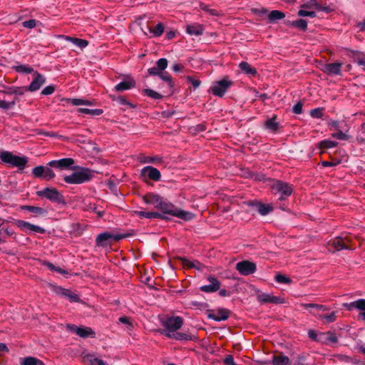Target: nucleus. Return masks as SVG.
I'll use <instances>...</instances> for the list:
<instances>
[{
	"label": "nucleus",
	"mask_w": 365,
	"mask_h": 365,
	"mask_svg": "<svg viewBox=\"0 0 365 365\" xmlns=\"http://www.w3.org/2000/svg\"><path fill=\"white\" fill-rule=\"evenodd\" d=\"M23 26L26 28L32 29L36 26L35 20H29L23 22Z\"/></svg>",
	"instance_id": "680f3d73"
},
{
	"label": "nucleus",
	"mask_w": 365,
	"mask_h": 365,
	"mask_svg": "<svg viewBox=\"0 0 365 365\" xmlns=\"http://www.w3.org/2000/svg\"><path fill=\"white\" fill-rule=\"evenodd\" d=\"M310 115L313 118H319L322 116V112L320 108H315L311 110Z\"/></svg>",
	"instance_id": "13d9d810"
},
{
	"label": "nucleus",
	"mask_w": 365,
	"mask_h": 365,
	"mask_svg": "<svg viewBox=\"0 0 365 365\" xmlns=\"http://www.w3.org/2000/svg\"><path fill=\"white\" fill-rule=\"evenodd\" d=\"M164 327L163 333L169 338L178 340H187L190 336L183 333L176 332L183 324V319L180 317H171L161 320Z\"/></svg>",
	"instance_id": "f257e3e1"
},
{
	"label": "nucleus",
	"mask_w": 365,
	"mask_h": 365,
	"mask_svg": "<svg viewBox=\"0 0 365 365\" xmlns=\"http://www.w3.org/2000/svg\"><path fill=\"white\" fill-rule=\"evenodd\" d=\"M158 76L161 80L168 82L170 86H172L171 76L168 73L162 71Z\"/></svg>",
	"instance_id": "8fccbe9b"
},
{
	"label": "nucleus",
	"mask_w": 365,
	"mask_h": 365,
	"mask_svg": "<svg viewBox=\"0 0 365 365\" xmlns=\"http://www.w3.org/2000/svg\"><path fill=\"white\" fill-rule=\"evenodd\" d=\"M231 85L232 82L226 78L215 82L211 86L210 90L213 95L222 97Z\"/></svg>",
	"instance_id": "423d86ee"
},
{
	"label": "nucleus",
	"mask_w": 365,
	"mask_h": 365,
	"mask_svg": "<svg viewBox=\"0 0 365 365\" xmlns=\"http://www.w3.org/2000/svg\"><path fill=\"white\" fill-rule=\"evenodd\" d=\"M285 16L284 14L278 10L272 11L269 15L268 19L270 21H274L283 19Z\"/></svg>",
	"instance_id": "473e14b6"
},
{
	"label": "nucleus",
	"mask_w": 365,
	"mask_h": 365,
	"mask_svg": "<svg viewBox=\"0 0 365 365\" xmlns=\"http://www.w3.org/2000/svg\"><path fill=\"white\" fill-rule=\"evenodd\" d=\"M256 207L257 208L258 212L262 215H266L272 210V206L268 204L257 203L256 204Z\"/></svg>",
	"instance_id": "2f4dec72"
},
{
	"label": "nucleus",
	"mask_w": 365,
	"mask_h": 365,
	"mask_svg": "<svg viewBox=\"0 0 365 365\" xmlns=\"http://www.w3.org/2000/svg\"><path fill=\"white\" fill-rule=\"evenodd\" d=\"M16 225L24 232H37V233H44L45 230L43 227H41L38 225H32L28 222L24 220H16Z\"/></svg>",
	"instance_id": "f8f14e48"
},
{
	"label": "nucleus",
	"mask_w": 365,
	"mask_h": 365,
	"mask_svg": "<svg viewBox=\"0 0 365 365\" xmlns=\"http://www.w3.org/2000/svg\"><path fill=\"white\" fill-rule=\"evenodd\" d=\"M15 103H16L14 101L8 102L6 101L0 100V108L4 109V110H8V109L11 108L13 106H14Z\"/></svg>",
	"instance_id": "49530a36"
},
{
	"label": "nucleus",
	"mask_w": 365,
	"mask_h": 365,
	"mask_svg": "<svg viewBox=\"0 0 365 365\" xmlns=\"http://www.w3.org/2000/svg\"><path fill=\"white\" fill-rule=\"evenodd\" d=\"M34 80L30 83L26 91L34 92L38 91L46 82L45 77L38 72L34 73Z\"/></svg>",
	"instance_id": "2eb2a0df"
},
{
	"label": "nucleus",
	"mask_w": 365,
	"mask_h": 365,
	"mask_svg": "<svg viewBox=\"0 0 365 365\" xmlns=\"http://www.w3.org/2000/svg\"><path fill=\"white\" fill-rule=\"evenodd\" d=\"M184 265L187 266V267L196 268L197 269H200L202 267V264L200 262H190L187 259L184 260Z\"/></svg>",
	"instance_id": "09e8293b"
},
{
	"label": "nucleus",
	"mask_w": 365,
	"mask_h": 365,
	"mask_svg": "<svg viewBox=\"0 0 365 365\" xmlns=\"http://www.w3.org/2000/svg\"><path fill=\"white\" fill-rule=\"evenodd\" d=\"M272 188L277 192L281 194V199L289 196L292 192V187L286 183L281 181H277L272 185Z\"/></svg>",
	"instance_id": "ddd939ff"
},
{
	"label": "nucleus",
	"mask_w": 365,
	"mask_h": 365,
	"mask_svg": "<svg viewBox=\"0 0 365 365\" xmlns=\"http://www.w3.org/2000/svg\"><path fill=\"white\" fill-rule=\"evenodd\" d=\"M239 67L242 72L247 75L255 76L257 73V70L247 62H241L239 64Z\"/></svg>",
	"instance_id": "c85d7f7f"
},
{
	"label": "nucleus",
	"mask_w": 365,
	"mask_h": 365,
	"mask_svg": "<svg viewBox=\"0 0 365 365\" xmlns=\"http://www.w3.org/2000/svg\"><path fill=\"white\" fill-rule=\"evenodd\" d=\"M55 91L53 86H48L41 91V94L43 96H48L52 94Z\"/></svg>",
	"instance_id": "864d4df0"
},
{
	"label": "nucleus",
	"mask_w": 365,
	"mask_h": 365,
	"mask_svg": "<svg viewBox=\"0 0 365 365\" xmlns=\"http://www.w3.org/2000/svg\"><path fill=\"white\" fill-rule=\"evenodd\" d=\"M124 237L123 235H115L108 232L99 234L96 237V244L98 246H106L110 240H119Z\"/></svg>",
	"instance_id": "9d476101"
},
{
	"label": "nucleus",
	"mask_w": 365,
	"mask_h": 365,
	"mask_svg": "<svg viewBox=\"0 0 365 365\" xmlns=\"http://www.w3.org/2000/svg\"><path fill=\"white\" fill-rule=\"evenodd\" d=\"M32 174L36 178H43L46 180L53 179L56 175L54 172L48 167L39 165L32 170Z\"/></svg>",
	"instance_id": "1a4fd4ad"
},
{
	"label": "nucleus",
	"mask_w": 365,
	"mask_h": 365,
	"mask_svg": "<svg viewBox=\"0 0 365 365\" xmlns=\"http://www.w3.org/2000/svg\"><path fill=\"white\" fill-rule=\"evenodd\" d=\"M25 208L27 210H29L33 213H35L36 215H43V214L46 213V210L39 207L26 206Z\"/></svg>",
	"instance_id": "37998d69"
},
{
	"label": "nucleus",
	"mask_w": 365,
	"mask_h": 365,
	"mask_svg": "<svg viewBox=\"0 0 365 365\" xmlns=\"http://www.w3.org/2000/svg\"><path fill=\"white\" fill-rule=\"evenodd\" d=\"M58 293L68 298L72 302H77L79 301L78 297L68 289L59 287Z\"/></svg>",
	"instance_id": "bb28decb"
},
{
	"label": "nucleus",
	"mask_w": 365,
	"mask_h": 365,
	"mask_svg": "<svg viewBox=\"0 0 365 365\" xmlns=\"http://www.w3.org/2000/svg\"><path fill=\"white\" fill-rule=\"evenodd\" d=\"M292 25L295 27L299 28L302 30H305L307 27V22L306 20L299 19V20L292 21Z\"/></svg>",
	"instance_id": "ea45409f"
},
{
	"label": "nucleus",
	"mask_w": 365,
	"mask_h": 365,
	"mask_svg": "<svg viewBox=\"0 0 365 365\" xmlns=\"http://www.w3.org/2000/svg\"><path fill=\"white\" fill-rule=\"evenodd\" d=\"M293 112L296 114H300L302 112V104L301 103H297L293 107Z\"/></svg>",
	"instance_id": "e2e57ef3"
},
{
	"label": "nucleus",
	"mask_w": 365,
	"mask_h": 365,
	"mask_svg": "<svg viewBox=\"0 0 365 365\" xmlns=\"http://www.w3.org/2000/svg\"><path fill=\"white\" fill-rule=\"evenodd\" d=\"M356 26L360 29V31H365V19L363 21L358 22Z\"/></svg>",
	"instance_id": "774afa93"
},
{
	"label": "nucleus",
	"mask_w": 365,
	"mask_h": 365,
	"mask_svg": "<svg viewBox=\"0 0 365 365\" xmlns=\"http://www.w3.org/2000/svg\"><path fill=\"white\" fill-rule=\"evenodd\" d=\"M236 269L242 275H249L254 273L256 270L255 263L249 261H242L236 264Z\"/></svg>",
	"instance_id": "4468645a"
},
{
	"label": "nucleus",
	"mask_w": 365,
	"mask_h": 365,
	"mask_svg": "<svg viewBox=\"0 0 365 365\" xmlns=\"http://www.w3.org/2000/svg\"><path fill=\"white\" fill-rule=\"evenodd\" d=\"M349 242V240L346 237H337L334 239L331 243V246L336 251L341 250H348L351 249V247H349L347 243Z\"/></svg>",
	"instance_id": "aec40b11"
},
{
	"label": "nucleus",
	"mask_w": 365,
	"mask_h": 365,
	"mask_svg": "<svg viewBox=\"0 0 365 365\" xmlns=\"http://www.w3.org/2000/svg\"><path fill=\"white\" fill-rule=\"evenodd\" d=\"M92 177L90 170L86 168H80L71 175H66L63 180L68 184H81L88 181Z\"/></svg>",
	"instance_id": "20e7f679"
},
{
	"label": "nucleus",
	"mask_w": 365,
	"mask_h": 365,
	"mask_svg": "<svg viewBox=\"0 0 365 365\" xmlns=\"http://www.w3.org/2000/svg\"><path fill=\"white\" fill-rule=\"evenodd\" d=\"M140 176L144 181H148V180L158 181L161 178L160 171L152 166L143 168L140 171Z\"/></svg>",
	"instance_id": "0eeeda50"
},
{
	"label": "nucleus",
	"mask_w": 365,
	"mask_h": 365,
	"mask_svg": "<svg viewBox=\"0 0 365 365\" xmlns=\"http://www.w3.org/2000/svg\"><path fill=\"white\" fill-rule=\"evenodd\" d=\"M337 341V338L335 334L327 332L320 333L319 334V341L324 344L335 343Z\"/></svg>",
	"instance_id": "a878e982"
},
{
	"label": "nucleus",
	"mask_w": 365,
	"mask_h": 365,
	"mask_svg": "<svg viewBox=\"0 0 365 365\" xmlns=\"http://www.w3.org/2000/svg\"><path fill=\"white\" fill-rule=\"evenodd\" d=\"M357 64L362 67V69L365 71V56L359 58L356 60Z\"/></svg>",
	"instance_id": "338daca9"
},
{
	"label": "nucleus",
	"mask_w": 365,
	"mask_h": 365,
	"mask_svg": "<svg viewBox=\"0 0 365 365\" xmlns=\"http://www.w3.org/2000/svg\"><path fill=\"white\" fill-rule=\"evenodd\" d=\"M71 103L74 106H81V105H88L92 106L93 103L90 101L80 99V98H73L71 99Z\"/></svg>",
	"instance_id": "79ce46f5"
},
{
	"label": "nucleus",
	"mask_w": 365,
	"mask_h": 365,
	"mask_svg": "<svg viewBox=\"0 0 365 365\" xmlns=\"http://www.w3.org/2000/svg\"><path fill=\"white\" fill-rule=\"evenodd\" d=\"M275 280L279 283L287 284L290 282V279L284 275L278 274L275 277Z\"/></svg>",
	"instance_id": "5fc2aeb1"
},
{
	"label": "nucleus",
	"mask_w": 365,
	"mask_h": 365,
	"mask_svg": "<svg viewBox=\"0 0 365 365\" xmlns=\"http://www.w3.org/2000/svg\"><path fill=\"white\" fill-rule=\"evenodd\" d=\"M135 86V81L130 76H127L123 81L120 82L115 86L116 91H124L134 88Z\"/></svg>",
	"instance_id": "6ab92c4d"
},
{
	"label": "nucleus",
	"mask_w": 365,
	"mask_h": 365,
	"mask_svg": "<svg viewBox=\"0 0 365 365\" xmlns=\"http://www.w3.org/2000/svg\"><path fill=\"white\" fill-rule=\"evenodd\" d=\"M311 314L317 318L323 320L325 324L334 322L336 319V313L335 312H332L329 314H323L319 312H311Z\"/></svg>",
	"instance_id": "412c9836"
},
{
	"label": "nucleus",
	"mask_w": 365,
	"mask_h": 365,
	"mask_svg": "<svg viewBox=\"0 0 365 365\" xmlns=\"http://www.w3.org/2000/svg\"><path fill=\"white\" fill-rule=\"evenodd\" d=\"M302 307L305 309L310 307L314 308V310L313 312H324L327 310H328V308L324 305H319L316 304H303Z\"/></svg>",
	"instance_id": "f704fd0d"
},
{
	"label": "nucleus",
	"mask_w": 365,
	"mask_h": 365,
	"mask_svg": "<svg viewBox=\"0 0 365 365\" xmlns=\"http://www.w3.org/2000/svg\"><path fill=\"white\" fill-rule=\"evenodd\" d=\"M257 300L261 303L281 304L284 302L283 299L268 293H259L257 294Z\"/></svg>",
	"instance_id": "dca6fc26"
},
{
	"label": "nucleus",
	"mask_w": 365,
	"mask_h": 365,
	"mask_svg": "<svg viewBox=\"0 0 365 365\" xmlns=\"http://www.w3.org/2000/svg\"><path fill=\"white\" fill-rule=\"evenodd\" d=\"M265 126L268 130L275 131L278 128V123L275 121L274 119L272 118L266 121Z\"/></svg>",
	"instance_id": "58836bf2"
},
{
	"label": "nucleus",
	"mask_w": 365,
	"mask_h": 365,
	"mask_svg": "<svg viewBox=\"0 0 365 365\" xmlns=\"http://www.w3.org/2000/svg\"><path fill=\"white\" fill-rule=\"evenodd\" d=\"M224 363L226 365H236L234 361V358L232 355H227L224 359Z\"/></svg>",
	"instance_id": "052dcab7"
},
{
	"label": "nucleus",
	"mask_w": 365,
	"mask_h": 365,
	"mask_svg": "<svg viewBox=\"0 0 365 365\" xmlns=\"http://www.w3.org/2000/svg\"><path fill=\"white\" fill-rule=\"evenodd\" d=\"M137 214L140 217H145V218H163V215L158 212H143L140 211L138 212Z\"/></svg>",
	"instance_id": "7c9ffc66"
},
{
	"label": "nucleus",
	"mask_w": 365,
	"mask_h": 365,
	"mask_svg": "<svg viewBox=\"0 0 365 365\" xmlns=\"http://www.w3.org/2000/svg\"><path fill=\"white\" fill-rule=\"evenodd\" d=\"M38 359L29 356L23 359L21 365H36Z\"/></svg>",
	"instance_id": "a18cd8bd"
},
{
	"label": "nucleus",
	"mask_w": 365,
	"mask_h": 365,
	"mask_svg": "<svg viewBox=\"0 0 365 365\" xmlns=\"http://www.w3.org/2000/svg\"><path fill=\"white\" fill-rule=\"evenodd\" d=\"M15 70L19 73H31L33 71V68L24 64H21L15 66Z\"/></svg>",
	"instance_id": "4c0bfd02"
},
{
	"label": "nucleus",
	"mask_w": 365,
	"mask_h": 365,
	"mask_svg": "<svg viewBox=\"0 0 365 365\" xmlns=\"http://www.w3.org/2000/svg\"><path fill=\"white\" fill-rule=\"evenodd\" d=\"M66 329L77 334L80 337L82 338H87V337H94L95 336V332L92 330L90 327H77L73 324H67Z\"/></svg>",
	"instance_id": "6e6552de"
},
{
	"label": "nucleus",
	"mask_w": 365,
	"mask_h": 365,
	"mask_svg": "<svg viewBox=\"0 0 365 365\" xmlns=\"http://www.w3.org/2000/svg\"><path fill=\"white\" fill-rule=\"evenodd\" d=\"M79 113L90 114L92 115H99L103 111L101 109H88V108H79L78 110Z\"/></svg>",
	"instance_id": "c9c22d12"
},
{
	"label": "nucleus",
	"mask_w": 365,
	"mask_h": 365,
	"mask_svg": "<svg viewBox=\"0 0 365 365\" xmlns=\"http://www.w3.org/2000/svg\"><path fill=\"white\" fill-rule=\"evenodd\" d=\"M143 93L146 96H148L153 99H160L162 98V96L159 93H158L153 90H151V89H145L143 91Z\"/></svg>",
	"instance_id": "a19ab883"
},
{
	"label": "nucleus",
	"mask_w": 365,
	"mask_h": 365,
	"mask_svg": "<svg viewBox=\"0 0 365 365\" xmlns=\"http://www.w3.org/2000/svg\"><path fill=\"white\" fill-rule=\"evenodd\" d=\"M59 38H63L66 41H71L76 46L83 48L88 46V41L83 39L72 38L70 36H58Z\"/></svg>",
	"instance_id": "cd10ccee"
},
{
	"label": "nucleus",
	"mask_w": 365,
	"mask_h": 365,
	"mask_svg": "<svg viewBox=\"0 0 365 365\" xmlns=\"http://www.w3.org/2000/svg\"><path fill=\"white\" fill-rule=\"evenodd\" d=\"M86 357L91 365H97L98 361L100 359L92 354H88Z\"/></svg>",
	"instance_id": "4d7b16f0"
},
{
	"label": "nucleus",
	"mask_w": 365,
	"mask_h": 365,
	"mask_svg": "<svg viewBox=\"0 0 365 365\" xmlns=\"http://www.w3.org/2000/svg\"><path fill=\"white\" fill-rule=\"evenodd\" d=\"M186 32L190 36H200L204 32L203 26L199 24H192L187 25Z\"/></svg>",
	"instance_id": "4be33fe9"
},
{
	"label": "nucleus",
	"mask_w": 365,
	"mask_h": 365,
	"mask_svg": "<svg viewBox=\"0 0 365 365\" xmlns=\"http://www.w3.org/2000/svg\"><path fill=\"white\" fill-rule=\"evenodd\" d=\"M331 136L339 140H348L349 138V136L346 133H343L341 131H338L335 133H332Z\"/></svg>",
	"instance_id": "3c124183"
},
{
	"label": "nucleus",
	"mask_w": 365,
	"mask_h": 365,
	"mask_svg": "<svg viewBox=\"0 0 365 365\" xmlns=\"http://www.w3.org/2000/svg\"><path fill=\"white\" fill-rule=\"evenodd\" d=\"M187 80L191 83L192 86L195 88L199 87L200 85V81L197 79H194L189 76V77H187Z\"/></svg>",
	"instance_id": "69168bd1"
},
{
	"label": "nucleus",
	"mask_w": 365,
	"mask_h": 365,
	"mask_svg": "<svg viewBox=\"0 0 365 365\" xmlns=\"http://www.w3.org/2000/svg\"><path fill=\"white\" fill-rule=\"evenodd\" d=\"M210 284L207 285H204L200 287V290L205 292H215L220 289V282L215 277H209L207 278Z\"/></svg>",
	"instance_id": "a211bd4d"
},
{
	"label": "nucleus",
	"mask_w": 365,
	"mask_h": 365,
	"mask_svg": "<svg viewBox=\"0 0 365 365\" xmlns=\"http://www.w3.org/2000/svg\"><path fill=\"white\" fill-rule=\"evenodd\" d=\"M298 15L299 16H310L315 17L316 13L314 11H307L303 9H301L298 11Z\"/></svg>",
	"instance_id": "6e6d98bb"
},
{
	"label": "nucleus",
	"mask_w": 365,
	"mask_h": 365,
	"mask_svg": "<svg viewBox=\"0 0 365 365\" xmlns=\"http://www.w3.org/2000/svg\"><path fill=\"white\" fill-rule=\"evenodd\" d=\"M36 195L58 204H65L63 195L56 188L46 187L38 190Z\"/></svg>",
	"instance_id": "39448f33"
},
{
	"label": "nucleus",
	"mask_w": 365,
	"mask_h": 365,
	"mask_svg": "<svg viewBox=\"0 0 365 365\" xmlns=\"http://www.w3.org/2000/svg\"><path fill=\"white\" fill-rule=\"evenodd\" d=\"M162 200L163 197L155 194L150 193L145 196V202L148 205H153L155 208H158Z\"/></svg>",
	"instance_id": "b1692460"
},
{
	"label": "nucleus",
	"mask_w": 365,
	"mask_h": 365,
	"mask_svg": "<svg viewBox=\"0 0 365 365\" xmlns=\"http://www.w3.org/2000/svg\"><path fill=\"white\" fill-rule=\"evenodd\" d=\"M309 3L310 7H314L318 11H322L326 13H329L331 11V9L329 6H322L319 4H318L316 0H309Z\"/></svg>",
	"instance_id": "72a5a7b5"
},
{
	"label": "nucleus",
	"mask_w": 365,
	"mask_h": 365,
	"mask_svg": "<svg viewBox=\"0 0 365 365\" xmlns=\"http://www.w3.org/2000/svg\"><path fill=\"white\" fill-rule=\"evenodd\" d=\"M157 67L161 71H163L168 67V60L166 58H160L156 62Z\"/></svg>",
	"instance_id": "de8ad7c7"
},
{
	"label": "nucleus",
	"mask_w": 365,
	"mask_h": 365,
	"mask_svg": "<svg viewBox=\"0 0 365 365\" xmlns=\"http://www.w3.org/2000/svg\"><path fill=\"white\" fill-rule=\"evenodd\" d=\"M73 164L74 160L72 158H62L58 160H51L48 163V165L51 167L60 169H66L70 168Z\"/></svg>",
	"instance_id": "f3484780"
},
{
	"label": "nucleus",
	"mask_w": 365,
	"mask_h": 365,
	"mask_svg": "<svg viewBox=\"0 0 365 365\" xmlns=\"http://www.w3.org/2000/svg\"><path fill=\"white\" fill-rule=\"evenodd\" d=\"M45 265L51 270H53V271H56L58 273H61V274H66V271L62 269L60 267H57L56 266H54L53 264H52L50 262H46L45 263Z\"/></svg>",
	"instance_id": "603ef678"
},
{
	"label": "nucleus",
	"mask_w": 365,
	"mask_h": 365,
	"mask_svg": "<svg viewBox=\"0 0 365 365\" xmlns=\"http://www.w3.org/2000/svg\"><path fill=\"white\" fill-rule=\"evenodd\" d=\"M342 64L340 63H333L326 64L324 71L328 75H339Z\"/></svg>",
	"instance_id": "5701e85b"
},
{
	"label": "nucleus",
	"mask_w": 365,
	"mask_h": 365,
	"mask_svg": "<svg viewBox=\"0 0 365 365\" xmlns=\"http://www.w3.org/2000/svg\"><path fill=\"white\" fill-rule=\"evenodd\" d=\"M308 336L313 340H316L319 341V335L314 330H309L308 331Z\"/></svg>",
	"instance_id": "0e129e2a"
},
{
	"label": "nucleus",
	"mask_w": 365,
	"mask_h": 365,
	"mask_svg": "<svg viewBox=\"0 0 365 365\" xmlns=\"http://www.w3.org/2000/svg\"><path fill=\"white\" fill-rule=\"evenodd\" d=\"M148 73L150 76H159L160 73L162 72L157 66L150 68L148 70Z\"/></svg>",
	"instance_id": "bf43d9fd"
},
{
	"label": "nucleus",
	"mask_w": 365,
	"mask_h": 365,
	"mask_svg": "<svg viewBox=\"0 0 365 365\" xmlns=\"http://www.w3.org/2000/svg\"><path fill=\"white\" fill-rule=\"evenodd\" d=\"M157 209L161 210L163 214H168L173 216L178 217L185 220H190L193 218L194 215L190 212L184 211L182 210L175 207L171 203L164 200L163 199L160 202Z\"/></svg>",
	"instance_id": "f03ea898"
},
{
	"label": "nucleus",
	"mask_w": 365,
	"mask_h": 365,
	"mask_svg": "<svg viewBox=\"0 0 365 365\" xmlns=\"http://www.w3.org/2000/svg\"><path fill=\"white\" fill-rule=\"evenodd\" d=\"M0 160L2 163L9 164L19 169H24L28 162L26 156H17L9 151H2L0 153Z\"/></svg>",
	"instance_id": "7ed1b4c3"
},
{
	"label": "nucleus",
	"mask_w": 365,
	"mask_h": 365,
	"mask_svg": "<svg viewBox=\"0 0 365 365\" xmlns=\"http://www.w3.org/2000/svg\"><path fill=\"white\" fill-rule=\"evenodd\" d=\"M272 364L273 365H289L290 361L287 356L279 354L273 357Z\"/></svg>",
	"instance_id": "c756f323"
},
{
	"label": "nucleus",
	"mask_w": 365,
	"mask_h": 365,
	"mask_svg": "<svg viewBox=\"0 0 365 365\" xmlns=\"http://www.w3.org/2000/svg\"><path fill=\"white\" fill-rule=\"evenodd\" d=\"M343 307L348 310H353L356 309L359 310V317L365 321V299H360L350 303H344Z\"/></svg>",
	"instance_id": "9b49d317"
},
{
	"label": "nucleus",
	"mask_w": 365,
	"mask_h": 365,
	"mask_svg": "<svg viewBox=\"0 0 365 365\" xmlns=\"http://www.w3.org/2000/svg\"><path fill=\"white\" fill-rule=\"evenodd\" d=\"M148 30L150 33H153L154 36L158 37L163 34L164 31V27L161 23H158L154 29L151 30L150 28H148Z\"/></svg>",
	"instance_id": "e433bc0d"
},
{
	"label": "nucleus",
	"mask_w": 365,
	"mask_h": 365,
	"mask_svg": "<svg viewBox=\"0 0 365 365\" xmlns=\"http://www.w3.org/2000/svg\"><path fill=\"white\" fill-rule=\"evenodd\" d=\"M336 145L337 143L329 140H323L320 143V147L322 148H331Z\"/></svg>",
	"instance_id": "c03bdc74"
},
{
	"label": "nucleus",
	"mask_w": 365,
	"mask_h": 365,
	"mask_svg": "<svg viewBox=\"0 0 365 365\" xmlns=\"http://www.w3.org/2000/svg\"><path fill=\"white\" fill-rule=\"evenodd\" d=\"M230 312L227 309H220L216 313L209 315V318L216 322L225 321L228 319Z\"/></svg>",
	"instance_id": "393cba45"
}]
</instances>
